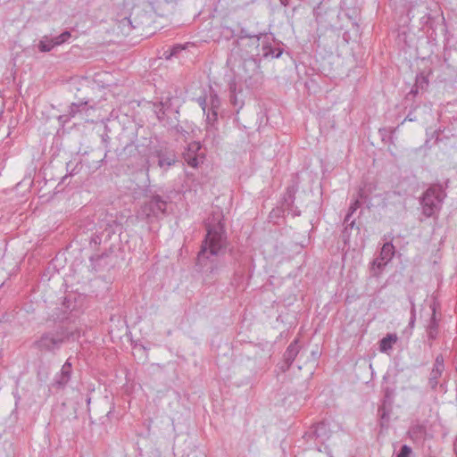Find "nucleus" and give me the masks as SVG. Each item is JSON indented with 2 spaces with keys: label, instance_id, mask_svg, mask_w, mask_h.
<instances>
[{
  "label": "nucleus",
  "instance_id": "1",
  "mask_svg": "<svg viewBox=\"0 0 457 457\" xmlns=\"http://www.w3.org/2000/svg\"><path fill=\"white\" fill-rule=\"evenodd\" d=\"M206 234L197 253L195 266L210 275L218 273L219 263L213 259L223 255L228 245L224 216L221 212L212 213L204 222Z\"/></svg>",
  "mask_w": 457,
  "mask_h": 457
},
{
  "label": "nucleus",
  "instance_id": "2",
  "mask_svg": "<svg viewBox=\"0 0 457 457\" xmlns=\"http://www.w3.org/2000/svg\"><path fill=\"white\" fill-rule=\"evenodd\" d=\"M261 39L262 37H253L249 40L245 37L237 38L232 44L228 58V62L237 61V58L243 61L245 83L250 88H257L263 79L261 60L254 57L259 54Z\"/></svg>",
  "mask_w": 457,
  "mask_h": 457
},
{
  "label": "nucleus",
  "instance_id": "3",
  "mask_svg": "<svg viewBox=\"0 0 457 457\" xmlns=\"http://www.w3.org/2000/svg\"><path fill=\"white\" fill-rule=\"evenodd\" d=\"M64 326H58L56 328L43 332L34 342L32 347L41 353L55 355L71 337Z\"/></svg>",
  "mask_w": 457,
  "mask_h": 457
},
{
  "label": "nucleus",
  "instance_id": "4",
  "mask_svg": "<svg viewBox=\"0 0 457 457\" xmlns=\"http://www.w3.org/2000/svg\"><path fill=\"white\" fill-rule=\"evenodd\" d=\"M153 22V18L145 11H139L132 19L130 16H118L115 19L113 31L118 36L128 37L131 34L142 36L144 30Z\"/></svg>",
  "mask_w": 457,
  "mask_h": 457
},
{
  "label": "nucleus",
  "instance_id": "5",
  "mask_svg": "<svg viewBox=\"0 0 457 457\" xmlns=\"http://www.w3.org/2000/svg\"><path fill=\"white\" fill-rule=\"evenodd\" d=\"M446 196L445 188L441 184L430 185L420 197L421 214L425 218L437 219Z\"/></svg>",
  "mask_w": 457,
  "mask_h": 457
},
{
  "label": "nucleus",
  "instance_id": "6",
  "mask_svg": "<svg viewBox=\"0 0 457 457\" xmlns=\"http://www.w3.org/2000/svg\"><path fill=\"white\" fill-rule=\"evenodd\" d=\"M167 204L162 196L153 195L141 205L137 212V218L152 222L154 219L157 220L166 212Z\"/></svg>",
  "mask_w": 457,
  "mask_h": 457
},
{
  "label": "nucleus",
  "instance_id": "7",
  "mask_svg": "<svg viewBox=\"0 0 457 457\" xmlns=\"http://www.w3.org/2000/svg\"><path fill=\"white\" fill-rule=\"evenodd\" d=\"M393 237L391 235L384 236L386 240L378 253V255L371 262L370 271V275L375 278L380 277L385 267L392 261L395 254V247L393 244Z\"/></svg>",
  "mask_w": 457,
  "mask_h": 457
},
{
  "label": "nucleus",
  "instance_id": "8",
  "mask_svg": "<svg viewBox=\"0 0 457 457\" xmlns=\"http://www.w3.org/2000/svg\"><path fill=\"white\" fill-rule=\"evenodd\" d=\"M445 371V359L443 353H437L433 361L431 368L428 369L427 386L432 392H436L442 386L440 379Z\"/></svg>",
  "mask_w": 457,
  "mask_h": 457
},
{
  "label": "nucleus",
  "instance_id": "9",
  "mask_svg": "<svg viewBox=\"0 0 457 457\" xmlns=\"http://www.w3.org/2000/svg\"><path fill=\"white\" fill-rule=\"evenodd\" d=\"M340 427L337 424L331 423L328 421H320L317 423L315 426L312 427L307 432L304 433L303 437L306 440L313 439L318 442L324 444L328 441L335 431L333 428H339Z\"/></svg>",
  "mask_w": 457,
  "mask_h": 457
},
{
  "label": "nucleus",
  "instance_id": "10",
  "mask_svg": "<svg viewBox=\"0 0 457 457\" xmlns=\"http://www.w3.org/2000/svg\"><path fill=\"white\" fill-rule=\"evenodd\" d=\"M431 316L425 325V344L429 349L434 347L435 341L439 337L440 335V318L437 317L436 307L434 305L431 306Z\"/></svg>",
  "mask_w": 457,
  "mask_h": 457
},
{
  "label": "nucleus",
  "instance_id": "11",
  "mask_svg": "<svg viewBox=\"0 0 457 457\" xmlns=\"http://www.w3.org/2000/svg\"><path fill=\"white\" fill-rule=\"evenodd\" d=\"M202 145L197 141L189 143L183 153L184 161L192 168H197L205 159V154L201 151Z\"/></svg>",
  "mask_w": 457,
  "mask_h": 457
},
{
  "label": "nucleus",
  "instance_id": "12",
  "mask_svg": "<svg viewBox=\"0 0 457 457\" xmlns=\"http://www.w3.org/2000/svg\"><path fill=\"white\" fill-rule=\"evenodd\" d=\"M90 101L91 100L89 98H83L76 103L71 104L69 106L68 114L60 115L59 120L67 122L71 118H74L78 115L87 116L88 112L94 109V107L90 104Z\"/></svg>",
  "mask_w": 457,
  "mask_h": 457
},
{
  "label": "nucleus",
  "instance_id": "13",
  "mask_svg": "<svg viewBox=\"0 0 457 457\" xmlns=\"http://www.w3.org/2000/svg\"><path fill=\"white\" fill-rule=\"evenodd\" d=\"M152 154L158 159V166L164 170L170 168L177 162L175 152L166 145L155 147Z\"/></svg>",
  "mask_w": 457,
  "mask_h": 457
},
{
  "label": "nucleus",
  "instance_id": "14",
  "mask_svg": "<svg viewBox=\"0 0 457 457\" xmlns=\"http://www.w3.org/2000/svg\"><path fill=\"white\" fill-rule=\"evenodd\" d=\"M300 339L295 338L290 345L287 347L283 353V360L278 364V369L281 372H287L292 366L294 361L300 352Z\"/></svg>",
  "mask_w": 457,
  "mask_h": 457
},
{
  "label": "nucleus",
  "instance_id": "15",
  "mask_svg": "<svg viewBox=\"0 0 457 457\" xmlns=\"http://www.w3.org/2000/svg\"><path fill=\"white\" fill-rule=\"evenodd\" d=\"M72 374V363L71 358H68L64 364L62 366L61 370L57 372L51 384L52 387L62 390L69 384Z\"/></svg>",
  "mask_w": 457,
  "mask_h": 457
},
{
  "label": "nucleus",
  "instance_id": "16",
  "mask_svg": "<svg viewBox=\"0 0 457 457\" xmlns=\"http://www.w3.org/2000/svg\"><path fill=\"white\" fill-rule=\"evenodd\" d=\"M262 49L263 58H279L283 54V49L272 46L274 37L271 35L262 33Z\"/></svg>",
  "mask_w": 457,
  "mask_h": 457
},
{
  "label": "nucleus",
  "instance_id": "17",
  "mask_svg": "<svg viewBox=\"0 0 457 457\" xmlns=\"http://www.w3.org/2000/svg\"><path fill=\"white\" fill-rule=\"evenodd\" d=\"M113 251L112 249L104 252L101 254H95L90 257V262L92 265V268L96 271H99L104 270L107 266H111V256L112 254Z\"/></svg>",
  "mask_w": 457,
  "mask_h": 457
},
{
  "label": "nucleus",
  "instance_id": "18",
  "mask_svg": "<svg viewBox=\"0 0 457 457\" xmlns=\"http://www.w3.org/2000/svg\"><path fill=\"white\" fill-rule=\"evenodd\" d=\"M176 7V0H163L159 1L154 8L155 12L161 16L165 17L172 13Z\"/></svg>",
  "mask_w": 457,
  "mask_h": 457
},
{
  "label": "nucleus",
  "instance_id": "19",
  "mask_svg": "<svg viewBox=\"0 0 457 457\" xmlns=\"http://www.w3.org/2000/svg\"><path fill=\"white\" fill-rule=\"evenodd\" d=\"M204 114L206 115V137H210L212 135L214 137L218 131V129L215 126L218 120V111L208 109V112Z\"/></svg>",
  "mask_w": 457,
  "mask_h": 457
},
{
  "label": "nucleus",
  "instance_id": "20",
  "mask_svg": "<svg viewBox=\"0 0 457 457\" xmlns=\"http://www.w3.org/2000/svg\"><path fill=\"white\" fill-rule=\"evenodd\" d=\"M297 187L295 185L288 186L282 197V204L287 211H292L295 200Z\"/></svg>",
  "mask_w": 457,
  "mask_h": 457
},
{
  "label": "nucleus",
  "instance_id": "21",
  "mask_svg": "<svg viewBox=\"0 0 457 457\" xmlns=\"http://www.w3.org/2000/svg\"><path fill=\"white\" fill-rule=\"evenodd\" d=\"M238 94L242 95V91L237 92L236 84L229 85V102L231 105L237 110V112L243 108L245 101L242 96H238Z\"/></svg>",
  "mask_w": 457,
  "mask_h": 457
},
{
  "label": "nucleus",
  "instance_id": "22",
  "mask_svg": "<svg viewBox=\"0 0 457 457\" xmlns=\"http://www.w3.org/2000/svg\"><path fill=\"white\" fill-rule=\"evenodd\" d=\"M398 337L395 333H389L379 341V351L384 353H388L393 345L397 342Z\"/></svg>",
  "mask_w": 457,
  "mask_h": 457
},
{
  "label": "nucleus",
  "instance_id": "23",
  "mask_svg": "<svg viewBox=\"0 0 457 457\" xmlns=\"http://www.w3.org/2000/svg\"><path fill=\"white\" fill-rule=\"evenodd\" d=\"M344 228L342 230L341 238L345 245H348L351 239V232L353 228H356L358 233L360 232L359 226L356 225L355 220H350L349 221H345V218L344 219Z\"/></svg>",
  "mask_w": 457,
  "mask_h": 457
},
{
  "label": "nucleus",
  "instance_id": "24",
  "mask_svg": "<svg viewBox=\"0 0 457 457\" xmlns=\"http://www.w3.org/2000/svg\"><path fill=\"white\" fill-rule=\"evenodd\" d=\"M367 197L368 195L366 194L365 188L361 187L358 191V197L351 203L348 208L347 213L345 215V221H349L353 213L361 206L360 199H367Z\"/></svg>",
  "mask_w": 457,
  "mask_h": 457
},
{
  "label": "nucleus",
  "instance_id": "25",
  "mask_svg": "<svg viewBox=\"0 0 457 457\" xmlns=\"http://www.w3.org/2000/svg\"><path fill=\"white\" fill-rule=\"evenodd\" d=\"M54 41L53 37L44 36L37 45L38 50L42 53L50 52L56 46L54 45Z\"/></svg>",
  "mask_w": 457,
  "mask_h": 457
},
{
  "label": "nucleus",
  "instance_id": "26",
  "mask_svg": "<svg viewBox=\"0 0 457 457\" xmlns=\"http://www.w3.org/2000/svg\"><path fill=\"white\" fill-rule=\"evenodd\" d=\"M424 8H428L425 4H412L408 10L407 16L409 17L410 21L419 18L422 13L421 11Z\"/></svg>",
  "mask_w": 457,
  "mask_h": 457
},
{
  "label": "nucleus",
  "instance_id": "27",
  "mask_svg": "<svg viewBox=\"0 0 457 457\" xmlns=\"http://www.w3.org/2000/svg\"><path fill=\"white\" fill-rule=\"evenodd\" d=\"M209 105H210V108H209L210 110L218 111V112L221 105V101H220V96L213 90H212L210 92Z\"/></svg>",
  "mask_w": 457,
  "mask_h": 457
},
{
  "label": "nucleus",
  "instance_id": "28",
  "mask_svg": "<svg viewBox=\"0 0 457 457\" xmlns=\"http://www.w3.org/2000/svg\"><path fill=\"white\" fill-rule=\"evenodd\" d=\"M71 37V33L68 30H65L62 33H61L60 35H58L56 37H53L54 41V45H55L56 46H61L64 43H67Z\"/></svg>",
  "mask_w": 457,
  "mask_h": 457
},
{
  "label": "nucleus",
  "instance_id": "29",
  "mask_svg": "<svg viewBox=\"0 0 457 457\" xmlns=\"http://www.w3.org/2000/svg\"><path fill=\"white\" fill-rule=\"evenodd\" d=\"M421 13L422 14L418 18L420 20V25L421 27L428 26L432 19L428 8H424Z\"/></svg>",
  "mask_w": 457,
  "mask_h": 457
},
{
  "label": "nucleus",
  "instance_id": "30",
  "mask_svg": "<svg viewBox=\"0 0 457 457\" xmlns=\"http://www.w3.org/2000/svg\"><path fill=\"white\" fill-rule=\"evenodd\" d=\"M184 46L182 45H174L168 54V51H165L164 54L166 59H170L173 56H177L182 50H184Z\"/></svg>",
  "mask_w": 457,
  "mask_h": 457
},
{
  "label": "nucleus",
  "instance_id": "31",
  "mask_svg": "<svg viewBox=\"0 0 457 457\" xmlns=\"http://www.w3.org/2000/svg\"><path fill=\"white\" fill-rule=\"evenodd\" d=\"M245 278V268L240 270H236L232 280L233 286H238L241 282L243 283Z\"/></svg>",
  "mask_w": 457,
  "mask_h": 457
},
{
  "label": "nucleus",
  "instance_id": "32",
  "mask_svg": "<svg viewBox=\"0 0 457 457\" xmlns=\"http://www.w3.org/2000/svg\"><path fill=\"white\" fill-rule=\"evenodd\" d=\"M412 449L408 445H403L396 457H411Z\"/></svg>",
  "mask_w": 457,
  "mask_h": 457
},
{
  "label": "nucleus",
  "instance_id": "33",
  "mask_svg": "<svg viewBox=\"0 0 457 457\" xmlns=\"http://www.w3.org/2000/svg\"><path fill=\"white\" fill-rule=\"evenodd\" d=\"M395 391L393 388L386 387L384 389V403L391 402L394 396Z\"/></svg>",
  "mask_w": 457,
  "mask_h": 457
},
{
  "label": "nucleus",
  "instance_id": "34",
  "mask_svg": "<svg viewBox=\"0 0 457 457\" xmlns=\"http://www.w3.org/2000/svg\"><path fill=\"white\" fill-rule=\"evenodd\" d=\"M416 85H418L419 87H420L421 89H423L424 86L428 85V80L424 75H418L416 78Z\"/></svg>",
  "mask_w": 457,
  "mask_h": 457
},
{
  "label": "nucleus",
  "instance_id": "35",
  "mask_svg": "<svg viewBox=\"0 0 457 457\" xmlns=\"http://www.w3.org/2000/svg\"><path fill=\"white\" fill-rule=\"evenodd\" d=\"M197 103L200 105V107L202 108L204 113H205L207 106H208V104H207V101H206V97L205 96L198 97L197 98Z\"/></svg>",
  "mask_w": 457,
  "mask_h": 457
},
{
  "label": "nucleus",
  "instance_id": "36",
  "mask_svg": "<svg viewBox=\"0 0 457 457\" xmlns=\"http://www.w3.org/2000/svg\"><path fill=\"white\" fill-rule=\"evenodd\" d=\"M243 37H247V39L249 40V39H250V38H252L253 37H262V33H260V34H258V35H251V34H249V33L247 32V30H246V29H242L240 30V33H239V35H238L237 38H242Z\"/></svg>",
  "mask_w": 457,
  "mask_h": 457
},
{
  "label": "nucleus",
  "instance_id": "37",
  "mask_svg": "<svg viewBox=\"0 0 457 457\" xmlns=\"http://www.w3.org/2000/svg\"><path fill=\"white\" fill-rule=\"evenodd\" d=\"M417 118L413 114L412 112H410L407 116L404 118V120L402 121V124H403L405 121H416Z\"/></svg>",
  "mask_w": 457,
  "mask_h": 457
},
{
  "label": "nucleus",
  "instance_id": "38",
  "mask_svg": "<svg viewBox=\"0 0 457 457\" xmlns=\"http://www.w3.org/2000/svg\"><path fill=\"white\" fill-rule=\"evenodd\" d=\"M395 130H396V128H389L388 129L386 128H383V129H379V134L383 137L386 132L389 131V133L391 134V137H392L395 134Z\"/></svg>",
  "mask_w": 457,
  "mask_h": 457
},
{
  "label": "nucleus",
  "instance_id": "39",
  "mask_svg": "<svg viewBox=\"0 0 457 457\" xmlns=\"http://www.w3.org/2000/svg\"><path fill=\"white\" fill-rule=\"evenodd\" d=\"M378 414L380 415V418L381 420H388V414L386 412L385 409L384 408H379L378 409Z\"/></svg>",
  "mask_w": 457,
  "mask_h": 457
},
{
  "label": "nucleus",
  "instance_id": "40",
  "mask_svg": "<svg viewBox=\"0 0 457 457\" xmlns=\"http://www.w3.org/2000/svg\"><path fill=\"white\" fill-rule=\"evenodd\" d=\"M101 243V237L97 235L94 236L92 238H91V241H90V245L94 244V245H99Z\"/></svg>",
  "mask_w": 457,
  "mask_h": 457
},
{
  "label": "nucleus",
  "instance_id": "41",
  "mask_svg": "<svg viewBox=\"0 0 457 457\" xmlns=\"http://www.w3.org/2000/svg\"><path fill=\"white\" fill-rule=\"evenodd\" d=\"M414 322H415V310H414V308H412V310H411V317L409 325L411 327H412L414 325Z\"/></svg>",
  "mask_w": 457,
  "mask_h": 457
},
{
  "label": "nucleus",
  "instance_id": "42",
  "mask_svg": "<svg viewBox=\"0 0 457 457\" xmlns=\"http://www.w3.org/2000/svg\"><path fill=\"white\" fill-rule=\"evenodd\" d=\"M453 450L455 456L457 457V436L453 440Z\"/></svg>",
  "mask_w": 457,
  "mask_h": 457
},
{
  "label": "nucleus",
  "instance_id": "43",
  "mask_svg": "<svg viewBox=\"0 0 457 457\" xmlns=\"http://www.w3.org/2000/svg\"><path fill=\"white\" fill-rule=\"evenodd\" d=\"M419 86L415 84V86L411 88V93L417 94Z\"/></svg>",
  "mask_w": 457,
  "mask_h": 457
},
{
  "label": "nucleus",
  "instance_id": "44",
  "mask_svg": "<svg viewBox=\"0 0 457 457\" xmlns=\"http://www.w3.org/2000/svg\"><path fill=\"white\" fill-rule=\"evenodd\" d=\"M37 378H38L39 380H41V381H43V380L45 379L44 378H42V376H41V372H40V371H38V372H37Z\"/></svg>",
  "mask_w": 457,
  "mask_h": 457
},
{
  "label": "nucleus",
  "instance_id": "45",
  "mask_svg": "<svg viewBox=\"0 0 457 457\" xmlns=\"http://www.w3.org/2000/svg\"><path fill=\"white\" fill-rule=\"evenodd\" d=\"M280 3L282 5L284 6H287V0H280Z\"/></svg>",
  "mask_w": 457,
  "mask_h": 457
},
{
  "label": "nucleus",
  "instance_id": "46",
  "mask_svg": "<svg viewBox=\"0 0 457 457\" xmlns=\"http://www.w3.org/2000/svg\"><path fill=\"white\" fill-rule=\"evenodd\" d=\"M320 18H321V17H320V14H317V15H316V21H317L318 23H320Z\"/></svg>",
  "mask_w": 457,
  "mask_h": 457
},
{
  "label": "nucleus",
  "instance_id": "47",
  "mask_svg": "<svg viewBox=\"0 0 457 457\" xmlns=\"http://www.w3.org/2000/svg\"><path fill=\"white\" fill-rule=\"evenodd\" d=\"M295 216H299L300 215V212H296L294 214Z\"/></svg>",
  "mask_w": 457,
  "mask_h": 457
}]
</instances>
